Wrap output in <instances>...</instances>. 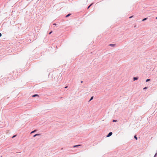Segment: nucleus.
<instances>
[{
	"label": "nucleus",
	"mask_w": 157,
	"mask_h": 157,
	"mask_svg": "<svg viewBox=\"0 0 157 157\" xmlns=\"http://www.w3.org/2000/svg\"><path fill=\"white\" fill-rule=\"evenodd\" d=\"M112 132H110L109 134L107 136V137H109L110 136L112 135Z\"/></svg>",
	"instance_id": "1"
},
{
	"label": "nucleus",
	"mask_w": 157,
	"mask_h": 157,
	"mask_svg": "<svg viewBox=\"0 0 157 157\" xmlns=\"http://www.w3.org/2000/svg\"><path fill=\"white\" fill-rule=\"evenodd\" d=\"M138 79V78H136V77H134L133 78V80L134 81H135L136 80H137Z\"/></svg>",
	"instance_id": "2"
},
{
	"label": "nucleus",
	"mask_w": 157,
	"mask_h": 157,
	"mask_svg": "<svg viewBox=\"0 0 157 157\" xmlns=\"http://www.w3.org/2000/svg\"><path fill=\"white\" fill-rule=\"evenodd\" d=\"M39 95L38 94H35L32 96L33 97H34L36 96H38Z\"/></svg>",
	"instance_id": "3"
},
{
	"label": "nucleus",
	"mask_w": 157,
	"mask_h": 157,
	"mask_svg": "<svg viewBox=\"0 0 157 157\" xmlns=\"http://www.w3.org/2000/svg\"><path fill=\"white\" fill-rule=\"evenodd\" d=\"M39 135H40V134H36L35 135L33 136V137H35V136H39Z\"/></svg>",
	"instance_id": "4"
},
{
	"label": "nucleus",
	"mask_w": 157,
	"mask_h": 157,
	"mask_svg": "<svg viewBox=\"0 0 157 157\" xmlns=\"http://www.w3.org/2000/svg\"><path fill=\"white\" fill-rule=\"evenodd\" d=\"M71 14L70 13H69L68 14L67 16H66V17H67L71 15Z\"/></svg>",
	"instance_id": "5"
},
{
	"label": "nucleus",
	"mask_w": 157,
	"mask_h": 157,
	"mask_svg": "<svg viewBox=\"0 0 157 157\" xmlns=\"http://www.w3.org/2000/svg\"><path fill=\"white\" fill-rule=\"evenodd\" d=\"M115 44H109V45L111 46H115Z\"/></svg>",
	"instance_id": "6"
},
{
	"label": "nucleus",
	"mask_w": 157,
	"mask_h": 157,
	"mask_svg": "<svg viewBox=\"0 0 157 157\" xmlns=\"http://www.w3.org/2000/svg\"><path fill=\"white\" fill-rule=\"evenodd\" d=\"M147 19V18H144L142 20V21H144L146 20Z\"/></svg>",
	"instance_id": "7"
},
{
	"label": "nucleus",
	"mask_w": 157,
	"mask_h": 157,
	"mask_svg": "<svg viewBox=\"0 0 157 157\" xmlns=\"http://www.w3.org/2000/svg\"><path fill=\"white\" fill-rule=\"evenodd\" d=\"M93 4V3L91 4L87 8V9H89L90 6Z\"/></svg>",
	"instance_id": "8"
},
{
	"label": "nucleus",
	"mask_w": 157,
	"mask_h": 157,
	"mask_svg": "<svg viewBox=\"0 0 157 157\" xmlns=\"http://www.w3.org/2000/svg\"><path fill=\"white\" fill-rule=\"evenodd\" d=\"M80 145H75L74 146V147H78L79 146H80Z\"/></svg>",
	"instance_id": "9"
},
{
	"label": "nucleus",
	"mask_w": 157,
	"mask_h": 157,
	"mask_svg": "<svg viewBox=\"0 0 157 157\" xmlns=\"http://www.w3.org/2000/svg\"><path fill=\"white\" fill-rule=\"evenodd\" d=\"M150 79H147L146 80V82H148V81H150Z\"/></svg>",
	"instance_id": "10"
},
{
	"label": "nucleus",
	"mask_w": 157,
	"mask_h": 157,
	"mask_svg": "<svg viewBox=\"0 0 157 157\" xmlns=\"http://www.w3.org/2000/svg\"><path fill=\"white\" fill-rule=\"evenodd\" d=\"M36 131V130H34V131H33L32 132H31V133H34V132H35Z\"/></svg>",
	"instance_id": "11"
},
{
	"label": "nucleus",
	"mask_w": 157,
	"mask_h": 157,
	"mask_svg": "<svg viewBox=\"0 0 157 157\" xmlns=\"http://www.w3.org/2000/svg\"><path fill=\"white\" fill-rule=\"evenodd\" d=\"M134 138H135V139H136V140H137V137H136V136H134Z\"/></svg>",
	"instance_id": "12"
},
{
	"label": "nucleus",
	"mask_w": 157,
	"mask_h": 157,
	"mask_svg": "<svg viewBox=\"0 0 157 157\" xmlns=\"http://www.w3.org/2000/svg\"><path fill=\"white\" fill-rule=\"evenodd\" d=\"M93 97H92L91 98H90V101H91V100H92V99H93Z\"/></svg>",
	"instance_id": "13"
},
{
	"label": "nucleus",
	"mask_w": 157,
	"mask_h": 157,
	"mask_svg": "<svg viewBox=\"0 0 157 157\" xmlns=\"http://www.w3.org/2000/svg\"><path fill=\"white\" fill-rule=\"evenodd\" d=\"M147 87H145L144 88V89H147Z\"/></svg>",
	"instance_id": "14"
},
{
	"label": "nucleus",
	"mask_w": 157,
	"mask_h": 157,
	"mask_svg": "<svg viewBox=\"0 0 157 157\" xmlns=\"http://www.w3.org/2000/svg\"><path fill=\"white\" fill-rule=\"evenodd\" d=\"M52 32L51 31L49 33V34H51L52 33Z\"/></svg>",
	"instance_id": "15"
},
{
	"label": "nucleus",
	"mask_w": 157,
	"mask_h": 157,
	"mask_svg": "<svg viewBox=\"0 0 157 157\" xmlns=\"http://www.w3.org/2000/svg\"><path fill=\"white\" fill-rule=\"evenodd\" d=\"M15 136H16V135H14V136H13L12 137V138H14V137Z\"/></svg>",
	"instance_id": "16"
},
{
	"label": "nucleus",
	"mask_w": 157,
	"mask_h": 157,
	"mask_svg": "<svg viewBox=\"0 0 157 157\" xmlns=\"http://www.w3.org/2000/svg\"><path fill=\"white\" fill-rule=\"evenodd\" d=\"M133 17V16H131L130 17H129V18H131L132 17Z\"/></svg>",
	"instance_id": "17"
},
{
	"label": "nucleus",
	"mask_w": 157,
	"mask_h": 157,
	"mask_svg": "<svg viewBox=\"0 0 157 157\" xmlns=\"http://www.w3.org/2000/svg\"><path fill=\"white\" fill-rule=\"evenodd\" d=\"M157 155V153H156V154H155V156H154V157H155V156L156 155Z\"/></svg>",
	"instance_id": "18"
},
{
	"label": "nucleus",
	"mask_w": 157,
	"mask_h": 157,
	"mask_svg": "<svg viewBox=\"0 0 157 157\" xmlns=\"http://www.w3.org/2000/svg\"><path fill=\"white\" fill-rule=\"evenodd\" d=\"M116 121L115 120H113V122H116Z\"/></svg>",
	"instance_id": "19"
},
{
	"label": "nucleus",
	"mask_w": 157,
	"mask_h": 157,
	"mask_svg": "<svg viewBox=\"0 0 157 157\" xmlns=\"http://www.w3.org/2000/svg\"><path fill=\"white\" fill-rule=\"evenodd\" d=\"M2 36V34L1 33H0V37Z\"/></svg>",
	"instance_id": "20"
},
{
	"label": "nucleus",
	"mask_w": 157,
	"mask_h": 157,
	"mask_svg": "<svg viewBox=\"0 0 157 157\" xmlns=\"http://www.w3.org/2000/svg\"><path fill=\"white\" fill-rule=\"evenodd\" d=\"M53 25H56V24H55V23L53 24Z\"/></svg>",
	"instance_id": "21"
},
{
	"label": "nucleus",
	"mask_w": 157,
	"mask_h": 157,
	"mask_svg": "<svg viewBox=\"0 0 157 157\" xmlns=\"http://www.w3.org/2000/svg\"><path fill=\"white\" fill-rule=\"evenodd\" d=\"M67 88V86H66V87H65V88Z\"/></svg>",
	"instance_id": "22"
},
{
	"label": "nucleus",
	"mask_w": 157,
	"mask_h": 157,
	"mask_svg": "<svg viewBox=\"0 0 157 157\" xmlns=\"http://www.w3.org/2000/svg\"><path fill=\"white\" fill-rule=\"evenodd\" d=\"M81 82L82 83V82H83L82 81H81Z\"/></svg>",
	"instance_id": "23"
},
{
	"label": "nucleus",
	"mask_w": 157,
	"mask_h": 157,
	"mask_svg": "<svg viewBox=\"0 0 157 157\" xmlns=\"http://www.w3.org/2000/svg\"><path fill=\"white\" fill-rule=\"evenodd\" d=\"M156 19H157V17H156Z\"/></svg>",
	"instance_id": "24"
}]
</instances>
